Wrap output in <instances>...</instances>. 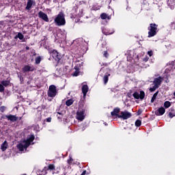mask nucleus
I'll return each mask as SVG.
<instances>
[{
  "mask_svg": "<svg viewBox=\"0 0 175 175\" xmlns=\"http://www.w3.org/2000/svg\"><path fill=\"white\" fill-rule=\"evenodd\" d=\"M35 140V136L33 135H29L26 140L22 141L19 144L17 145V148L19 151H23L25 150L27 151V148L32 144V142Z\"/></svg>",
  "mask_w": 175,
  "mask_h": 175,
  "instance_id": "f257e3e1",
  "label": "nucleus"
},
{
  "mask_svg": "<svg viewBox=\"0 0 175 175\" xmlns=\"http://www.w3.org/2000/svg\"><path fill=\"white\" fill-rule=\"evenodd\" d=\"M54 22L55 23L56 25H58L59 27L65 25L66 22L65 21V15H64V13H59V14L55 18Z\"/></svg>",
  "mask_w": 175,
  "mask_h": 175,
  "instance_id": "f03ea898",
  "label": "nucleus"
},
{
  "mask_svg": "<svg viewBox=\"0 0 175 175\" xmlns=\"http://www.w3.org/2000/svg\"><path fill=\"white\" fill-rule=\"evenodd\" d=\"M148 29L149 31L148 38H152V36H155V35H157V32H158V25L155 23H152L150 25Z\"/></svg>",
  "mask_w": 175,
  "mask_h": 175,
  "instance_id": "7ed1b4c3",
  "label": "nucleus"
},
{
  "mask_svg": "<svg viewBox=\"0 0 175 175\" xmlns=\"http://www.w3.org/2000/svg\"><path fill=\"white\" fill-rule=\"evenodd\" d=\"M57 95V87L54 85H51L49 86L48 90V96L50 98H54Z\"/></svg>",
  "mask_w": 175,
  "mask_h": 175,
  "instance_id": "20e7f679",
  "label": "nucleus"
},
{
  "mask_svg": "<svg viewBox=\"0 0 175 175\" xmlns=\"http://www.w3.org/2000/svg\"><path fill=\"white\" fill-rule=\"evenodd\" d=\"M131 117L132 113L126 110L121 111L118 116V118H121L122 120H128V118H131Z\"/></svg>",
  "mask_w": 175,
  "mask_h": 175,
  "instance_id": "39448f33",
  "label": "nucleus"
},
{
  "mask_svg": "<svg viewBox=\"0 0 175 175\" xmlns=\"http://www.w3.org/2000/svg\"><path fill=\"white\" fill-rule=\"evenodd\" d=\"M77 120L79 121H83L85 118V113L84 110H79L77 112Z\"/></svg>",
  "mask_w": 175,
  "mask_h": 175,
  "instance_id": "423d86ee",
  "label": "nucleus"
},
{
  "mask_svg": "<svg viewBox=\"0 0 175 175\" xmlns=\"http://www.w3.org/2000/svg\"><path fill=\"white\" fill-rule=\"evenodd\" d=\"M133 96H134L135 99L143 100V99H144V96H146V94L143 91H141L139 92H139H135L133 94Z\"/></svg>",
  "mask_w": 175,
  "mask_h": 175,
  "instance_id": "0eeeda50",
  "label": "nucleus"
},
{
  "mask_svg": "<svg viewBox=\"0 0 175 175\" xmlns=\"http://www.w3.org/2000/svg\"><path fill=\"white\" fill-rule=\"evenodd\" d=\"M81 66V64H77V66H75V67L74 68V72L72 74V76H73V77H77V76H79V75L81 73L80 72Z\"/></svg>",
  "mask_w": 175,
  "mask_h": 175,
  "instance_id": "6e6552de",
  "label": "nucleus"
},
{
  "mask_svg": "<svg viewBox=\"0 0 175 175\" xmlns=\"http://www.w3.org/2000/svg\"><path fill=\"white\" fill-rule=\"evenodd\" d=\"M38 17L40 18H42V20H43L44 21H46V23H49V16H47V14L40 11L38 12Z\"/></svg>",
  "mask_w": 175,
  "mask_h": 175,
  "instance_id": "1a4fd4ad",
  "label": "nucleus"
},
{
  "mask_svg": "<svg viewBox=\"0 0 175 175\" xmlns=\"http://www.w3.org/2000/svg\"><path fill=\"white\" fill-rule=\"evenodd\" d=\"M162 81H163V78L159 77L158 78L154 79L153 84L159 88V85H161V83H162Z\"/></svg>",
  "mask_w": 175,
  "mask_h": 175,
  "instance_id": "9d476101",
  "label": "nucleus"
},
{
  "mask_svg": "<svg viewBox=\"0 0 175 175\" xmlns=\"http://www.w3.org/2000/svg\"><path fill=\"white\" fill-rule=\"evenodd\" d=\"M35 67L33 66L26 65L23 68V72H33Z\"/></svg>",
  "mask_w": 175,
  "mask_h": 175,
  "instance_id": "9b49d317",
  "label": "nucleus"
},
{
  "mask_svg": "<svg viewBox=\"0 0 175 175\" xmlns=\"http://www.w3.org/2000/svg\"><path fill=\"white\" fill-rule=\"evenodd\" d=\"M120 108L118 107L115 108L113 111L111 113V115L112 117H118V116H120Z\"/></svg>",
  "mask_w": 175,
  "mask_h": 175,
  "instance_id": "f8f14e48",
  "label": "nucleus"
},
{
  "mask_svg": "<svg viewBox=\"0 0 175 175\" xmlns=\"http://www.w3.org/2000/svg\"><path fill=\"white\" fill-rule=\"evenodd\" d=\"M165 108L160 107L155 111V114L156 116H163V114H165Z\"/></svg>",
  "mask_w": 175,
  "mask_h": 175,
  "instance_id": "ddd939ff",
  "label": "nucleus"
},
{
  "mask_svg": "<svg viewBox=\"0 0 175 175\" xmlns=\"http://www.w3.org/2000/svg\"><path fill=\"white\" fill-rule=\"evenodd\" d=\"M82 92L83 94V96H85L87 95V92H88V85H83L82 86Z\"/></svg>",
  "mask_w": 175,
  "mask_h": 175,
  "instance_id": "4468645a",
  "label": "nucleus"
},
{
  "mask_svg": "<svg viewBox=\"0 0 175 175\" xmlns=\"http://www.w3.org/2000/svg\"><path fill=\"white\" fill-rule=\"evenodd\" d=\"M100 17L102 20H106V18H107V20H110L111 18V16L107 15L106 13L101 14Z\"/></svg>",
  "mask_w": 175,
  "mask_h": 175,
  "instance_id": "2eb2a0df",
  "label": "nucleus"
},
{
  "mask_svg": "<svg viewBox=\"0 0 175 175\" xmlns=\"http://www.w3.org/2000/svg\"><path fill=\"white\" fill-rule=\"evenodd\" d=\"M6 118L10 121H12V122L17 121V117H16V116L9 115V116H7Z\"/></svg>",
  "mask_w": 175,
  "mask_h": 175,
  "instance_id": "dca6fc26",
  "label": "nucleus"
},
{
  "mask_svg": "<svg viewBox=\"0 0 175 175\" xmlns=\"http://www.w3.org/2000/svg\"><path fill=\"white\" fill-rule=\"evenodd\" d=\"M32 5H33V1L28 0L27 4V6H26L27 10H29V9H31V8H32Z\"/></svg>",
  "mask_w": 175,
  "mask_h": 175,
  "instance_id": "f3484780",
  "label": "nucleus"
},
{
  "mask_svg": "<svg viewBox=\"0 0 175 175\" xmlns=\"http://www.w3.org/2000/svg\"><path fill=\"white\" fill-rule=\"evenodd\" d=\"M8 148V142L5 141L1 146V149L2 151H6V149Z\"/></svg>",
  "mask_w": 175,
  "mask_h": 175,
  "instance_id": "a211bd4d",
  "label": "nucleus"
},
{
  "mask_svg": "<svg viewBox=\"0 0 175 175\" xmlns=\"http://www.w3.org/2000/svg\"><path fill=\"white\" fill-rule=\"evenodd\" d=\"M167 5L170 8V9H174V1L173 0H168Z\"/></svg>",
  "mask_w": 175,
  "mask_h": 175,
  "instance_id": "6ab92c4d",
  "label": "nucleus"
},
{
  "mask_svg": "<svg viewBox=\"0 0 175 175\" xmlns=\"http://www.w3.org/2000/svg\"><path fill=\"white\" fill-rule=\"evenodd\" d=\"M1 83L3 85V87H8V85L10 84V81L9 80L2 81Z\"/></svg>",
  "mask_w": 175,
  "mask_h": 175,
  "instance_id": "aec40b11",
  "label": "nucleus"
},
{
  "mask_svg": "<svg viewBox=\"0 0 175 175\" xmlns=\"http://www.w3.org/2000/svg\"><path fill=\"white\" fill-rule=\"evenodd\" d=\"M109 76H110V74L104 76L103 80L105 84H107V82L109 81Z\"/></svg>",
  "mask_w": 175,
  "mask_h": 175,
  "instance_id": "412c9836",
  "label": "nucleus"
},
{
  "mask_svg": "<svg viewBox=\"0 0 175 175\" xmlns=\"http://www.w3.org/2000/svg\"><path fill=\"white\" fill-rule=\"evenodd\" d=\"M157 96H158V92L154 93L153 96L152 97V99H151V103H154V102H155V99H157Z\"/></svg>",
  "mask_w": 175,
  "mask_h": 175,
  "instance_id": "4be33fe9",
  "label": "nucleus"
},
{
  "mask_svg": "<svg viewBox=\"0 0 175 175\" xmlns=\"http://www.w3.org/2000/svg\"><path fill=\"white\" fill-rule=\"evenodd\" d=\"M52 56L53 57V58H58V52L55 50H53L52 51Z\"/></svg>",
  "mask_w": 175,
  "mask_h": 175,
  "instance_id": "5701e85b",
  "label": "nucleus"
},
{
  "mask_svg": "<svg viewBox=\"0 0 175 175\" xmlns=\"http://www.w3.org/2000/svg\"><path fill=\"white\" fill-rule=\"evenodd\" d=\"M66 106H72L73 105V100L72 99H69L66 102Z\"/></svg>",
  "mask_w": 175,
  "mask_h": 175,
  "instance_id": "b1692460",
  "label": "nucleus"
},
{
  "mask_svg": "<svg viewBox=\"0 0 175 175\" xmlns=\"http://www.w3.org/2000/svg\"><path fill=\"white\" fill-rule=\"evenodd\" d=\"M170 106H172V104L170 103V101H165L164 103V107H165V109H169Z\"/></svg>",
  "mask_w": 175,
  "mask_h": 175,
  "instance_id": "393cba45",
  "label": "nucleus"
},
{
  "mask_svg": "<svg viewBox=\"0 0 175 175\" xmlns=\"http://www.w3.org/2000/svg\"><path fill=\"white\" fill-rule=\"evenodd\" d=\"M35 61L36 65H39V64H40V61H42V58L40 57V56H38L36 58Z\"/></svg>",
  "mask_w": 175,
  "mask_h": 175,
  "instance_id": "a878e982",
  "label": "nucleus"
},
{
  "mask_svg": "<svg viewBox=\"0 0 175 175\" xmlns=\"http://www.w3.org/2000/svg\"><path fill=\"white\" fill-rule=\"evenodd\" d=\"M140 125H142V120H137L135 121V126H140Z\"/></svg>",
  "mask_w": 175,
  "mask_h": 175,
  "instance_id": "bb28decb",
  "label": "nucleus"
},
{
  "mask_svg": "<svg viewBox=\"0 0 175 175\" xmlns=\"http://www.w3.org/2000/svg\"><path fill=\"white\" fill-rule=\"evenodd\" d=\"M17 38L20 39V40H23V39H24V36L21 34V33H18L17 35Z\"/></svg>",
  "mask_w": 175,
  "mask_h": 175,
  "instance_id": "cd10ccee",
  "label": "nucleus"
},
{
  "mask_svg": "<svg viewBox=\"0 0 175 175\" xmlns=\"http://www.w3.org/2000/svg\"><path fill=\"white\" fill-rule=\"evenodd\" d=\"M157 88H159L157 86H156L155 85H154V86L152 88H150V92H154V91H155V90H157Z\"/></svg>",
  "mask_w": 175,
  "mask_h": 175,
  "instance_id": "c85d7f7f",
  "label": "nucleus"
},
{
  "mask_svg": "<svg viewBox=\"0 0 175 175\" xmlns=\"http://www.w3.org/2000/svg\"><path fill=\"white\" fill-rule=\"evenodd\" d=\"M5 91V87L3 84L0 83V92H3Z\"/></svg>",
  "mask_w": 175,
  "mask_h": 175,
  "instance_id": "c756f323",
  "label": "nucleus"
},
{
  "mask_svg": "<svg viewBox=\"0 0 175 175\" xmlns=\"http://www.w3.org/2000/svg\"><path fill=\"white\" fill-rule=\"evenodd\" d=\"M49 169L50 170H54L55 169V167L54 166V165L50 164V165H49Z\"/></svg>",
  "mask_w": 175,
  "mask_h": 175,
  "instance_id": "7c9ffc66",
  "label": "nucleus"
},
{
  "mask_svg": "<svg viewBox=\"0 0 175 175\" xmlns=\"http://www.w3.org/2000/svg\"><path fill=\"white\" fill-rule=\"evenodd\" d=\"M5 110H6V107L5 106H2L0 107V111H1V113H3Z\"/></svg>",
  "mask_w": 175,
  "mask_h": 175,
  "instance_id": "2f4dec72",
  "label": "nucleus"
},
{
  "mask_svg": "<svg viewBox=\"0 0 175 175\" xmlns=\"http://www.w3.org/2000/svg\"><path fill=\"white\" fill-rule=\"evenodd\" d=\"M103 57H105V58H107V57H109V53H107V51H104Z\"/></svg>",
  "mask_w": 175,
  "mask_h": 175,
  "instance_id": "473e14b6",
  "label": "nucleus"
},
{
  "mask_svg": "<svg viewBox=\"0 0 175 175\" xmlns=\"http://www.w3.org/2000/svg\"><path fill=\"white\" fill-rule=\"evenodd\" d=\"M168 116H169L170 118H173V117H174L175 115H174V113L170 112L168 113Z\"/></svg>",
  "mask_w": 175,
  "mask_h": 175,
  "instance_id": "72a5a7b5",
  "label": "nucleus"
},
{
  "mask_svg": "<svg viewBox=\"0 0 175 175\" xmlns=\"http://www.w3.org/2000/svg\"><path fill=\"white\" fill-rule=\"evenodd\" d=\"M103 32L105 35H111V33H113V32H106L105 30H103Z\"/></svg>",
  "mask_w": 175,
  "mask_h": 175,
  "instance_id": "f704fd0d",
  "label": "nucleus"
},
{
  "mask_svg": "<svg viewBox=\"0 0 175 175\" xmlns=\"http://www.w3.org/2000/svg\"><path fill=\"white\" fill-rule=\"evenodd\" d=\"M148 55L149 57H152L153 53L152 51H148Z\"/></svg>",
  "mask_w": 175,
  "mask_h": 175,
  "instance_id": "c9c22d12",
  "label": "nucleus"
},
{
  "mask_svg": "<svg viewBox=\"0 0 175 175\" xmlns=\"http://www.w3.org/2000/svg\"><path fill=\"white\" fill-rule=\"evenodd\" d=\"M171 28H172V29H175V23H172L171 24Z\"/></svg>",
  "mask_w": 175,
  "mask_h": 175,
  "instance_id": "e433bc0d",
  "label": "nucleus"
},
{
  "mask_svg": "<svg viewBox=\"0 0 175 175\" xmlns=\"http://www.w3.org/2000/svg\"><path fill=\"white\" fill-rule=\"evenodd\" d=\"M143 61H144L145 62H147V61H148V57H146L144 58Z\"/></svg>",
  "mask_w": 175,
  "mask_h": 175,
  "instance_id": "4c0bfd02",
  "label": "nucleus"
},
{
  "mask_svg": "<svg viewBox=\"0 0 175 175\" xmlns=\"http://www.w3.org/2000/svg\"><path fill=\"white\" fill-rule=\"evenodd\" d=\"M47 122H51V118H46Z\"/></svg>",
  "mask_w": 175,
  "mask_h": 175,
  "instance_id": "58836bf2",
  "label": "nucleus"
},
{
  "mask_svg": "<svg viewBox=\"0 0 175 175\" xmlns=\"http://www.w3.org/2000/svg\"><path fill=\"white\" fill-rule=\"evenodd\" d=\"M87 172V171H83V172H82V174H81V175H85V173Z\"/></svg>",
  "mask_w": 175,
  "mask_h": 175,
  "instance_id": "ea45409f",
  "label": "nucleus"
},
{
  "mask_svg": "<svg viewBox=\"0 0 175 175\" xmlns=\"http://www.w3.org/2000/svg\"><path fill=\"white\" fill-rule=\"evenodd\" d=\"M43 172H46V171H42V173L40 174L41 175L43 174Z\"/></svg>",
  "mask_w": 175,
  "mask_h": 175,
  "instance_id": "a19ab883",
  "label": "nucleus"
},
{
  "mask_svg": "<svg viewBox=\"0 0 175 175\" xmlns=\"http://www.w3.org/2000/svg\"><path fill=\"white\" fill-rule=\"evenodd\" d=\"M26 49H27V50H29V47H27Z\"/></svg>",
  "mask_w": 175,
  "mask_h": 175,
  "instance_id": "79ce46f5",
  "label": "nucleus"
},
{
  "mask_svg": "<svg viewBox=\"0 0 175 175\" xmlns=\"http://www.w3.org/2000/svg\"><path fill=\"white\" fill-rule=\"evenodd\" d=\"M68 163H70L69 161H68Z\"/></svg>",
  "mask_w": 175,
  "mask_h": 175,
  "instance_id": "37998d69",
  "label": "nucleus"
}]
</instances>
